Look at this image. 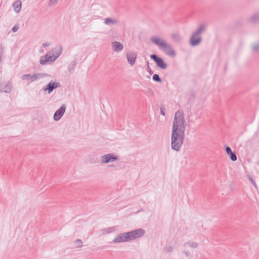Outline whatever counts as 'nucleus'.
<instances>
[{
	"label": "nucleus",
	"mask_w": 259,
	"mask_h": 259,
	"mask_svg": "<svg viewBox=\"0 0 259 259\" xmlns=\"http://www.w3.org/2000/svg\"><path fill=\"white\" fill-rule=\"evenodd\" d=\"M186 122L184 114L177 111L175 114L171 135V148L178 152L181 148L185 139Z\"/></svg>",
	"instance_id": "nucleus-1"
},
{
	"label": "nucleus",
	"mask_w": 259,
	"mask_h": 259,
	"mask_svg": "<svg viewBox=\"0 0 259 259\" xmlns=\"http://www.w3.org/2000/svg\"><path fill=\"white\" fill-rule=\"evenodd\" d=\"M145 233V231L141 228L120 233L113 240L112 242L121 243L128 242L142 237Z\"/></svg>",
	"instance_id": "nucleus-2"
},
{
	"label": "nucleus",
	"mask_w": 259,
	"mask_h": 259,
	"mask_svg": "<svg viewBox=\"0 0 259 259\" xmlns=\"http://www.w3.org/2000/svg\"><path fill=\"white\" fill-rule=\"evenodd\" d=\"M151 40L167 55L170 57L175 56L176 52L172 49L171 46L166 43L163 39L158 37H155L152 38Z\"/></svg>",
	"instance_id": "nucleus-3"
},
{
	"label": "nucleus",
	"mask_w": 259,
	"mask_h": 259,
	"mask_svg": "<svg viewBox=\"0 0 259 259\" xmlns=\"http://www.w3.org/2000/svg\"><path fill=\"white\" fill-rule=\"evenodd\" d=\"M206 27L204 24H201L198 28L194 31L190 39V44L192 46L198 45L202 40L200 35L206 30Z\"/></svg>",
	"instance_id": "nucleus-4"
},
{
	"label": "nucleus",
	"mask_w": 259,
	"mask_h": 259,
	"mask_svg": "<svg viewBox=\"0 0 259 259\" xmlns=\"http://www.w3.org/2000/svg\"><path fill=\"white\" fill-rule=\"evenodd\" d=\"M49 76V74L44 73H37L31 74H25L22 75L21 77V79L23 80H30V82H34L40 78Z\"/></svg>",
	"instance_id": "nucleus-5"
},
{
	"label": "nucleus",
	"mask_w": 259,
	"mask_h": 259,
	"mask_svg": "<svg viewBox=\"0 0 259 259\" xmlns=\"http://www.w3.org/2000/svg\"><path fill=\"white\" fill-rule=\"evenodd\" d=\"M118 159V157L113 153H108L101 157V162L103 164H107L114 162Z\"/></svg>",
	"instance_id": "nucleus-6"
},
{
	"label": "nucleus",
	"mask_w": 259,
	"mask_h": 259,
	"mask_svg": "<svg viewBox=\"0 0 259 259\" xmlns=\"http://www.w3.org/2000/svg\"><path fill=\"white\" fill-rule=\"evenodd\" d=\"M150 58L156 63L158 67L162 69H165L167 68V64L164 62L162 58L159 57L156 54L151 55Z\"/></svg>",
	"instance_id": "nucleus-7"
},
{
	"label": "nucleus",
	"mask_w": 259,
	"mask_h": 259,
	"mask_svg": "<svg viewBox=\"0 0 259 259\" xmlns=\"http://www.w3.org/2000/svg\"><path fill=\"white\" fill-rule=\"evenodd\" d=\"M57 59V58L54 55L49 56L48 54H46L40 57L39 62L41 65H44L47 63L54 62Z\"/></svg>",
	"instance_id": "nucleus-8"
},
{
	"label": "nucleus",
	"mask_w": 259,
	"mask_h": 259,
	"mask_svg": "<svg viewBox=\"0 0 259 259\" xmlns=\"http://www.w3.org/2000/svg\"><path fill=\"white\" fill-rule=\"evenodd\" d=\"M60 87V83L51 81L46 87H43L42 90L44 91H48V93L50 94L54 89Z\"/></svg>",
	"instance_id": "nucleus-9"
},
{
	"label": "nucleus",
	"mask_w": 259,
	"mask_h": 259,
	"mask_svg": "<svg viewBox=\"0 0 259 259\" xmlns=\"http://www.w3.org/2000/svg\"><path fill=\"white\" fill-rule=\"evenodd\" d=\"M66 110V107L65 105H62L59 109H58L54 114V120L55 121H58L64 115Z\"/></svg>",
	"instance_id": "nucleus-10"
},
{
	"label": "nucleus",
	"mask_w": 259,
	"mask_h": 259,
	"mask_svg": "<svg viewBox=\"0 0 259 259\" xmlns=\"http://www.w3.org/2000/svg\"><path fill=\"white\" fill-rule=\"evenodd\" d=\"M126 58L128 63L131 66H133L135 63V61L137 58V54L134 52H127L126 53Z\"/></svg>",
	"instance_id": "nucleus-11"
},
{
	"label": "nucleus",
	"mask_w": 259,
	"mask_h": 259,
	"mask_svg": "<svg viewBox=\"0 0 259 259\" xmlns=\"http://www.w3.org/2000/svg\"><path fill=\"white\" fill-rule=\"evenodd\" d=\"M226 152L229 156L230 159L233 161H235L237 160V156L235 153L234 152L232 151L231 148L228 146L226 147Z\"/></svg>",
	"instance_id": "nucleus-12"
},
{
	"label": "nucleus",
	"mask_w": 259,
	"mask_h": 259,
	"mask_svg": "<svg viewBox=\"0 0 259 259\" xmlns=\"http://www.w3.org/2000/svg\"><path fill=\"white\" fill-rule=\"evenodd\" d=\"M13 87L11 83L8 82L6 83L4 86H2L1 89L0 90V92L1 93L5 92L6 93H10L12 90Z\"/></svg>",
	"instance_id": "nucleus-13"
},
{
	"label": "nucleus",
	"mask_w": 259,
	"mask_h": 259,
	"mask_svg": "<svg viewBox=\"0 0 259 259\" xmlns=\"http://www.w3.org/2000/svg\"><path fill=\"white\" fill-rule=\"evenodd\" d=\"M112 46L114 52H118L121 51L123 49V45L120 42L118 41L113 42L112 43Z\"/></svg>",
	"instance_id": "nucleus-14"
},
{
	"label": "nucleus",
	"mask_w": 259,
	"mask_h": 259,
	"mask_svg": "<svg viewBox=\"0 0 259 259\" xmlns=\"http://www.w3.org/2000/svg\"><path fill=\"white\" fill-rule=\"evenodd\" d=\"M62 47L61 45H59L54 48L53 49L52 52L53 53V55H55L58 58L62 54Z\"/></svg>",
	"instance_id": "nucleus-15"
},
{
	"label": "nucleus",
	"mask_w": 259,
	"mask_h": 259,
	"mask_svg": "<svg viewBox=\"0 0 259 259\" xmlns=\"http://www.w3.org/2000/svg\"><path fill=\"white\" fill-rule=\"evenodd\" d=\"M104 23L107 25H110L111 24L117 25L118 24V21L116 19L108 17L105 19Z\"/></svg>",
	"instance_id": "nucleus-16"
},
{
	"label": "nucleus",
	"mask_w": 259,
	"mask_h": 259,
	"mask_svg": "<svg viewBox=\"0 0 259 259\" xmlns=\"http://www.w3.org/2000/svg\"><path fill=\"white\" fill-rule=\"evenodd\" d=\"M14 11L18 13L20 11L21 8V2L20 1H17L13 4Z\"/></svg>",
	"instance_id": "nucleus-17"
},
{
	"label": "nucleus",
	"mask_w": 259,
	"mask_h": 259,
	"mask_svg": "<svg viewBox=\"0 0 259 259\" xmlns=\"http://www.w3.org/2000/svg\"><path fill=\"white\" fill-rule=\"evenodd\" d=\"M174 41L177 42H180L181 40V37L178 33H173L171 35Z\"/></svg>",
	"instance_id": "nucleus-18"
},
{
	"label": "nucleus",
	"mask_w": 259,
	"mask_h": 259,
	"mask_svg": "<svg viewBox=\"0 0 259 259\" xmlns=\"http://www.w3.org/2000/svg\"><path fill=\"white\" fill-rule=\"evenodd\" d=\"M259 21V13L253 15L250 18V21L251 23H255Z\"/></svg>",
	"instance_id": "nucleus-19"
},
{
	"label": "nucleus",
	"mask_w": 259,
	"mask_h": 259,
	"mask_svg": "<svg viewBox=\"0 0 259 259\" xmlns=\"http://www.w3.org/2000/svg\"><path fill=\"white\" fill-rule=\"evenodd\" d=\"M76 64H77V63H76V60H74L68 66L67 69H68V71L69 72H71V71H72L75 68Z\"/></svg>",
	"instance_id": "nucleus-20"
},
{
	"label": "nucleus",
	"mask_w": 259,
	"mask_h": 259,
	"mask_svg": "<svg viewBox=\"0 0 259 259\" xmlns=\"http://www.w3.org/2000/svg\"><path fill=\"white\" fill-rule=\"evenodd\" d=\"M183 246L184 247H186L187 246H189L190 247H191L192 248H196L198 247V243L196 242H185L183 244Z\"/></svg>",
	"instance_id": "nucleus-21"
},
{
	"label": "nucleus",
	"mask_w": 259,
	"mask_h": 259,
	"mask_svg": "<svg viewBox=\"0 0 259 259\" xmlns=\"http://www.w3.org/2000/svg\"><path fill=\"white\" fill-rule=\"evenodd\" d=\"M152 79L154 81L157 82H161L162 81V79L157 74H154L153 75Z\"/></svg>",
	"instance_id": "nucleus-22"
},
{
	"label": "nucleus",
	"mask_w": 259,
	"mask_h": 259,
	"mask_svg": "<svg viewBox=\"0 0 259 259\" xmlns=\"http://www.w3.org/2000/svg\"><path fill=\"white\" fill-rule=\"evenodd\" d=\"M114 230V229L113 227H110V228H108L107 229H104L103 230V233L104 234H108V233H111V232L113 231Z\"/></svg>",
	"instance_id": "nucleus-23"
},
{
	"label": "nucleus",
	"mask_w": 259,
	"mask_h": 259,
	"mask_svg": "<svg viewBox=\"0 0 259 259\" xmlns=\"http://www.w3.org/2000/svg\"><path fill=\"white\" fill-rule=\"evenodd\" d=\"M77 247H81L82 246V241L81 239H78L75 241Z\"/></svg>",
	"instance_id": "nucleus-24"
},
{
	"label": "nucleus",
	"mask_w": 259,
	"mask_h": 259,
	"mask_svg": "<svg viewBox=\"0 0 259 259\" xmlns=\"http://www.w3.org/2000/svg\"><path fill=\"white\" fill-rule=\"evenodd\" d=\"M252 50L253 52H256L259 50V44H255L253 45Z\"/></svg>",
	"instance_id": "nucleus-25"
},
{
	"label": "nucleus",
	"mask_w": 259,
	"mask_h": 259,
	"mask_svg": "<svg viewBox=\"0 0 259 259\" xmlns=\"http://www.w3.org/2000/svg\"><path fill=\"white\" fill-rule=\"evenodd\" d=\"M19 26L18 25H15L12 29V31L14 32H17L19 29Z\"/></svg>",
	"instance_id": "nucleus-26"
},
{
	"label": "nucleus",
	"mask_w": 259,
	"mask_h": 259,
	"mask_svg": "<svg viewBox=\"0 0 259 259\" xmlns=\"http://www.w3.org/2000/svg\"><path fill=\"white\" fill-rule=\"evenodd\" d=\"M164 110H165V108L164 107H160V114H161V115H162L163 116H165V113Z\"/></svg>",
	"instance_id": "nucleus-27"
},
{
	"label": "nucleus",
	"mask_w": 259,
	"mask_h": 259,
	"mask_svg": "<svg viewBox=\"0 0 259 259\" xmlns=\"http://www.w3.org/2000/svg\"><path fill=\"white\" fill-rule=\"evenodd\" d=\"M165 250L167 252H171L173 250V247L171 246L165 248Z\"/></svg>",
	"instance_id": "nucleus-28"
},
{
	"label": "nucleus",
	"mask_w": 259,
	"mask_h": 259,
	"mask_svg": "<svg viewBox=\"0 0 259 259\" xmlns=\"http://www.w3.org/2000/svg\"><path fill=\"white\" fill-rule=\"evenodd\" d=\"M149 62H147V65H148V66H147V71H148V72L150 74H153V71H152L151 69L150 68V67L149 66Z\"/></svg>",
	"instance_id": "nucleus-29"
},
{
	"label": "nucleus",
	"mask_w": 259,
	"mask_h": 259,
	"mask_svg": "<svg viewBox=\"0 0 259 259\" xmlns=\"http://www.w3.org/2000/svg\"><path fill=\"white\" fill-rule=\"evenodd\" d=\"M58 1V0H49V5L56 4Z\"/></svg>",
	"instance_id": "nucleus-30"
},
{
	"label": "nucleus",
	"mask_w": 259,
	"mask_h": 259,
	"mask_svg": "<svg viewBox=\"0 0 259 259\" xmlns=\"http://www.w3.org/2000/svg\"><path fill=\"white\" fill-rule=\"evenodd\" d=\"M3 53H4V48H3V46L1 45V46L0 47V58L1 59L2 58Z\"/></svg>",
	"instance_id": "nucleus-31"
},
{
	"label": "nucleus",
	"mask_w": 259,
	"mask_h": 259,
	"mask_svg": "<svg viewBox=\"0 0 259 259\" xmlns=\"http://www.w3.org/2000/svg\"><path fill=\"white\" fill-rule=\"evenodd\" d=\"M250 181L251 182V183L253 184V185L255 187H256V183L254 181H253V180L252 179H250Z\"/></svg>",
	"instance_id": "nucleus-32"
},
{
	"label": "nucleus",
	"mask_w": 259,
	"mask_h": 259,
	"mask_svg": "<svg viewBox=\"0 0 259 259\" xmlns=\"http://www.w3.org/2000/svg\"><path fill=\"white\" fill-rule=\"evenodd\" d=\"M49 45H50V44H48V42H45V43L42 44V46H43L44 47H48V46H49Z\"/></svg>",
	"instance_id": "nucleus-33"
},
{
	"label": "nucleus",
	"mask_w": 259,
	"mask_h": 259,
	"mask_svg": "<svg viewBox=\"0 0 259 259\" xmlns=\"http://www.w3.org/2000/svg\"><path fill=\"white\" fill-rule=\"evenodd\" d=\"M183 253L187 256H189V253L188 251H183Z\"/></svg>",
	"instance_id": "nucleus-34"
},
{
	"label": "nucleus",
	"mask_w": 259,
	"mask_h": 259,
	"mask_svg": "<svg viewBox=\"0 0 259 259\" xmlns=\"http://www.w3.org/2000/svg\"><path fill=\"white\" fill-rule=\"evenodd\" d=\"M109 167H113V166H115L113 164H111L109 166Z\"/></svg>",
	"instance_id": "nucleus-35"
}]
</instances>
